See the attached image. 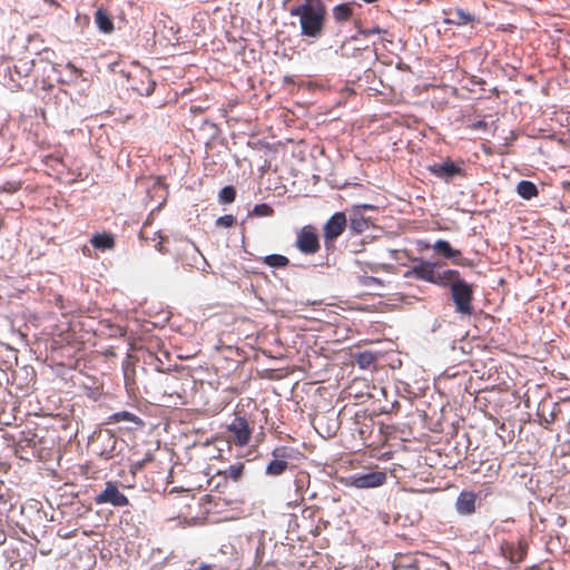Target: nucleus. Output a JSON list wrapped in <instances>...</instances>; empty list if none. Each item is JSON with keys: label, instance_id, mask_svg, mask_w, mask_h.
<instances>
[{"label": "nucleus", "instance_id": "f257e3e1", "mask_svg": "<svg viewBox=\"0 0 570 570\" xmlns=\"http://www.w3.org/2000/svg\"><path fill=\"white\" fill-rule=\"evenodd\" d=\"M289 14L299 18L302 36L317 39L323 35L326 8L321 0H305L292 7Z\"/></svg>", "mask_w": 570, "mask_h": 570}, {"label": "nucleus", "instance_id": "f03ea898", "mask_svg": "<svg viewBox=\"0 0 570 570\" xmlns=\"http://www.w3.org/2000/svg\"><path fill=\"white\" fill-rule=\"evenodd\" d=\"M456 275L445 279V287H450L451 299L454 304L455 312L462 316H471L473 308V285L460 277V272L451 269Z\"/></svg>", "mask_w": 570, "mask_h": 570}, {"label": "nucleus", "instance_id": "7ed1b4c3", "mask_svg": "<svg viewBox=\"0 0 570 570\" xmlns=\"http://www.w3.org/2000/svg\"><path fill=\"white\" fill-rule=\"evenodd\" d=\"M255 429V422L250 415L242 407H236L234 417L226 425L228 433L227 442L238 448H245L249 444Z\"/></svg>", "mask_w": 570, "mask_h": 570}, {"label": "nucleus", "instance_id": "20e7f679", "mask_svg": "<svg viewBox=\"0 0 570 570\" xmlns=\"http://www.w3.org/2000/svg\"><path fill=\"white\" fill-rule=\"evenodd\" d=\"M414 261H416L417 264L413 265L411 268L404 272V278H415L445 287L444 281L451 279L450 277L456 275L455 273L451 272V269L439 271L436 263L419 258H415Z\"/></svg>", "mask_w": 570, "mask_h": 570}, {"label": "nucleus", "instance_id": "39448f33", "mask_svg": "<svg viewBox=\"0 0 570 570\" xmlns=\"http://www.w3.org/2000/svg\"><path fill=\"white\" fill-rule=\"evenodd\" d=\"M346 226L347 218L343 212H337L327 219L323 226V238L326 249L334 247V243L344 233Z\"/></svg>", "mask_w": 570, "mask_h": 570}, {"label": "nucleus", "instance_id": "423d86ee", "mask_svg": "<svg viewBox=\"0 0 570 570\" xmlns=\"http://www.w3.org/2000/svg\"><path fill=\"white\" fill-rule=\"evenodd\" d=\"M94 501L98 505L110 504L115 508L129 504V499L119 490L116 481H107L104 490L94 498Z\"/></svg>", "mask_w": 570, "mask_h": 570}, {"label": "nucleus", "instance_id": "0eeeda50", "mask_svg": "<svg viewBox=\"0 0 570 570\" xmlns=\"http://www.w3.org/2000/svg\"><path fill=\"white\" fill-rule=\"evenodd\" d=\"M426 169L430 174L445 183L452 181L455 177L464 178L466 176L464 168L450 158L443 163L429 165Z\"/></svg>", "mask_w": 570, "mask_h": 570}, {"label": "nucleus", "instance_id": "6e6552de", "mask_svg": "<svg viewBox=\"0 0 570 570\" xmlns=\"http://www.w3.org/2000/svg\"><path fill=\"white\" fill-rule=\"evenodd\" d=\"M295 245L305 255L316 254L321 248L316 228L312 225L302 227L297 233Z\"/></svg>", "mask_w": 570, "mask_h": 570}, {"label": "nucleus", "instance_id": "1a4fd4ad", "mask_svg": "<svg viewBox=\"0 0 570 570\" xmlns=\"http://www.w3.org/2000/svg\"><path fill=\"white\" fill-rule=\"evenodd\" d=\"M501 553L511 564L518 566L527 557L528 544L522 539L518 541H505L501 544Z\"/></svg>", "mask_w": 570, "mask_h": 570}, {"label": "nucleus", "instance_id": "9d476101", "mask_svg": "<svg viewBox=\"0 0 570 570\" xmlns=\"http://www.w3.org/2000/svg\"><path fill=\"white\" fill-rule=\"evenodd\" d=\"M156 82L153 80L150 71L142 69L130 77V87L140 96H150L155 90Z\"/></svg>", "mask_w": 570, "mask_h": 570}, {"label": "nucleus", "instance_id": "9b49d317", "mask_svg": "<svg viewBox=\"0 0 570 570\" xmlns=\"http://www.w3.org/2000/svg\"><path fill=\"white\" fill-rule=\"evenodd\" d=\"M432 248L436 254L444 258L451 259V262L459 266H471V262L463 257L461 250L454 249L448 240L438 239Z\"/></svg>", "mask_w": 570, "mask_h": 570}, {"label": "nucleus", "instance_id": "f8f14e48", "mask_svg": "<svg viewBox=\"0 0 570 570\" xmlns=\"http://www.w3.org/2000/svg\"><path fill=\"white\" fill-rule=\"evenodd\" d=\"M386 474L382 471L368 472L364 474H354L351 478V484L357 489L376 488L384 484Z\"/></svg>", "mask_w": 570, "mask_h": 570}, {"label": "nucleus", "instance_id": "ddd939ff", "mask_svg": "<svg viewBox=\"0 0 570 570\" xmlns=\"http://www.w3.org/2000/svg\"><path fill=\"white\" fill-rule=\"evenodd\" d=\"M272 455L274 456V460L271 461L266 466V473L268 475L277 476L283 474L286 469L288 468L287 459L289 458V454L287 452V448L279 446L276 448Z\"/></svg>", "mask_w": 570, "mask_h": 570}, {"label": "nucleus", "instance_id": "4468645a", "mask_svg": "<svg viewBox=\"0 0 570 570\" xmlns=\"http://www.w3.org/2000/svg\"><path fill=\"white\" fill-rule=\"evenodd\" d=\"M476 494L473 491L463 490L455 501V510L460 515H471L476 510Z\"/></svg>", "mask_w": 570, "mask_h": 570}, {"label": "nucleus", "instance_id": "2eb2a0df", "mask_svg": "<svg viewBox=\"0 0 570 570\" xmlns=\"http://www.w3.org/2000/svg\"><path fill=\"white\" fill-rule=\"evenodd\" d=\"M446 16L445 23L449 24L466 26L475 21L474 14L466 12L461 8L449 9V11H446Z\"/></svg>", "mask_w": 570, "mask_h": 570}, {"label": "nucleus", "instance_id": "dca6fc26", "mask_svg": "<svg viewBox=\"0 0 570 570\" xmlns=\"http://www.w3.org/2000/svg\"><path fill=\"white\" fill-rule=\"evenodd\" d=\"M119 422L132 423L135 425L134 429H141L145 425V422L139 416L129 411L112 413L107 421L108 424H115Z\"/></svg>", "mask_w": 570, "mask_h": 570}, {"label": "nucleus", "instance_id": "f3484780", "mask_svg": "<svg viewBox=\"0 0 570 570\" xmlns=\"http://www.w3.org/2000/svg\"><path fill=\"white\" fill-rule=\"evenodd\" d=\"M554 415L564 428L570 426V396L553 404Z\"/></svg>", "mask_w": 570, "mask_h": 570}, {"label": "nucleus", "instance_id": "a211bd4d", "mask_svg": "<svg viewBox=\"0 0 570 570\" xmlns=\"http://www.w3.org/2000/svg\"><path fill=\"white\" fill-rule=\"evenodd\" d=\"M91 245L99 250H110L115 247V238L109 233L95 234L90 239Z\"/></svg>", "mask_w": 570, "mask_h": 570}, {"label": "nucleus", "instance_id": "6ab92c4d", "mask_svg": "<svg viewBox=\"0 0 570 570\" xmlns=\"http://www.w3.org/2000/svg\"><path fill=\"white\" fill-rule=\"evenodd\" d=\"M95 21L100 31L110 33L114 30V23L109 14L104 9H98L95 13Z\"/></svg>", "mask_w": 570, "mask_h": 570}, {"label": "nucleus", "instance_id": "aec40b11", "mask_svg": "<svg viewBox=\"0 0 570 570\" xmlns=\"http://www.w3.org/2000/svg\"><path fill=\"white\" fill-rule=\"evenodd\" d=\"M517 193L521 198L529 200L538 196V188L530 180H521L517 185Z\"/></svg>", "mask_w": 570, "mask_h": 570}, {"label": "nucleus", "instance_id": "412c9836", "mask_svg": "<svg viewBox=\"0 0 570 570\" xmlns=\"http://www.w3.org/2000/svg\"><path fill=\"white\" fill-rule=\"evenodd\" d=\"M350 227L353 232L360 234L368 228V220L357 210H353L350 217Z\"/></svg>", "mask_w": 570, "mask_h": 570}, {"label": "nucleus", "instance_id": "4be33fe9", "mask_svg": "<svg viewBox=\"0 0 570 570\" xmlns=\"http://www.w3.org/2000/svg\"><path fill=\"white\" fill-rule=\"evenodd\" d=\"M353 14V9L348 3L337 4L333 9V17L337 22L347 21Z\"/></svg>", "mask_w": 570, "mask_h": 570}, {"label": "nucleus", "instance_id": "5701e85b", "mask_svg": "<svg viewBox=\"0 0 570 570\" xmlns=\"http://www.w3.org/2000/svg\"><path fill=\"white\" fill-rule=\"evenodd\" d=\"M264 264H266L269 267H276V268H284L288 266L289 259L281 254H272L268 256H265L263 259Z\"/></svg>", "mask_w": 570, "mask_h": 570}, {"label": "nucleus", "instance_id": "b1692460", "mask_svg": "<svg viewBox=\"0 0 570 570\" xmlns=\"http://www.w3.org/2000/svg\"><path fill=\"white\" fill-rule=\"evenodd\" d=\"M245 464L238 462L236 464L229 465L226 470L222 472L225 479H230L233 481H238L244 473Z\"/></svg>", "mask_w": 570, "mask_h": 570}, {"label": "nucleus", "instance_id": "393cba45", "mask_svg": "<svg viewBox=\"0 0 570 570\" xmlns=\"http://www.w3.org/2000/svg\"><path fill=\"white\" fill-rule=\"evenodd\" d=\"M265 550H266L265 544L263 542H259L256 548V554H255V566L256 567L266 568V567L275 566L269 559L265 560V552H266Z\"/></svg>", "mask_w": 570, "mask_h": 570}, {"label": "nucleus", "instance_id": "a878e982", "mask_svg": "<svg viewBox=\"0 0 570 570\" xmlns=\"http://www.w3.org/2000/svg\"><path fill=\"white\" fill-rule=\"evenodd\" d=\"M356 362L362 368H368L376 362V356L372 352H361L355 355Z\"/></svg>", "mask_w": 570, "mask_h": 570}, {"label": "nucleus", "instance_id": "bb28decb", "mask_svg": "<svg viewBox=\"0 0 570 570\" xmlns=\"http://www.w3.org/2000/svg\"><path fill=\"white\" fill-rule=\"evenodd\" d=\"M249 215L256 216V217H268V216L274 215V209L268 204L263 203V204L255 205L253 210L249 213Z\"/></svg>", "mask_w": 570, "mask_h": 570}, {"label": "nucleus", "instance_id": "cd10ccee", "mask_svg": "<svg viewBox=\"0 0 570 570\" xmlns=\"http://www.w3.org/2000/svg\"><path fill=\"white\" fill-rule=\"evenodd\" d=\"M33 68V61L32 60H23L20 59L18 63L14 65V71L19 76L28 77Z\"/></svg>", "mask_w": 570, "mask_h": 570}, {"label": "nucleus", "instance_id": "c85d7f7f", "mask_svg": "<svg viewBox=\"0 0 570 570\" xmlns=\"http://www.w3.org/2000/svg\"><path fill=\"white\" fill-rule=\"evenodd\" d=\"M236 190L233 186H225L219 191V200L224 204H230L235 200Z\"/></svg>", "mask_w": 570, "mask_h": 570}, {"label": "nucleus", "instance_id": "c756f323", "mask_svg": "<svg viewBox=\"0 0 570 570\" xmlns=\"http://www.w3.org/2000/svg\"><path fill=\"white\" fill-rule=\"evenodd\" d=\"M153 461V455L150 453H147L144 459L136 461L131 464V472L136 473L138 471H141L147 463Z\"/></svg>", "mask_w": 570, "mask_h": 570}, {"label": "nucleus", "instance_id": "7c9ffc66", "mask_svg": "<svg viewBox=\"0 0 570 570\" xmlns=\"http://www.w3.org/2000/svg\"><path fill=\"white\" fill-rule=\"evenodd\" d=\"M236 224V218L233 215H224L217 218L216 226L218 227H232Z\"/></svg>", "mask_w": 570, "mask_h": 570}, {"label": "nucleus", "instance_id": "2f4dec72", "mask_svg": "<svg viewBox=\"0 0 570 570\" xmlns=\"http://www.w3.org/2000/svg\"><path fill=\"white\" fill-rule=\"evenodd\" d=\"M540 417H541V424L548 429L550 424L552 423H556V422H560V420L554 415V409L552 407V410L550 411L549 415L546 416L543 414H540Z\"/></svg>", "mask_w": 570, "mask_h": 570}, {"label": "nucleus", "instance_id": "473e14b6", "mask_svg": "<svg viewBox=\"0 0 570 570\" xmlns=\"http://www.w3.org/2000/svg\"><path fill=\"white\" fill-rule=\"evenodd\" d=\"M19 189H20V184L19 183L8 181V183H6L4 185H2L0 187V193L1 191H6V193H9V194H13V193H16Z\"/></svg>", "mask_w": 570, "mask_h": 570}, {"label": "nucleus", "instance_id": "72a5a7b5", "mask_svg": "<svg viewBox=\"0 0 570 570\" xmlns=\"http://www.w3.org/2000/svg\"><path fill=\"white\" fill-rule=\"evenodd\" d=\"M318 509L316 507H307L302 510V518L303 519H314V517L317 514Z\"/></svg>", "mask_w": 570, "mask_h": 570}, {"label": "nucleus", "instance_id": "f704fd0d", "mask_svg": "<svg viewBox=\"0 0 570 570\" xmlns=\"http://www.w3.org/2000/svg\"><path fill=\"white\" fill-rule=\"evenodd\" d=\"M382 32H386V31L381 29V28H379V27L372 28V29H362V30H360V33H362L365 37H368L371 35H375V33H382Z\"/></svg>", "mask_w": 570, "mask_h": 570}, {"label": "nucleus", "instance_id": "c9c22d12", "mask_svg": "<svg viewBox=\"0 0 570 570\" xmlns=\"http://www.w3.org/2000/svg\"><path fill=\"white\" fill-rule=\"evenodd\" d=\"M488 127V124L484 120H478L470 125V128L472 130H485Z\"/></svg>", "mask_w": 570, "mask_h": 570}, {"label": "nucleus", "instance_id": "e433bc0d", "mask_svg": "<svg viewBox=\"0 0 570 570\" xmlns=\"http://www.w3.org/2000/svg\"><path fill=\"white\" fill-rule=\"evenodd\" d=\"M66 68L69 69L76 77H80L82 75V70L76 67L72 62H68Z\"/></svg>", "mask_w": 570, "mask_h": 570}, {"label": "nucleus", "instance_id": "4c0bfd02", "mask_svg": "<svg viewBox=\"0 0 570 570\" xmlns=\"http://www.w3.org/2000/svg\"><path fill=\"white\" fill-rule=\"evenodd\" d=\"M58 535L62 539H70V538H73L76 537V530L73 531H67V532H63L62 530H59L58 531Z\"/></svg>", "mask_w": 570, "mask_h": 570}, {"label": "nucleus", "instance_id": "58836bf2", "mask_svg": "<svg viewBox=\"0 0 570 570\" xmlns=\"http://www.w3.org/2000/svg\"><path fill=\"white\" fill-rule=\"evenodd\" d=\"M155 235L159 238V242L155 245V247L157 248L158 252L165 253L166 250L163 248V240L165 238L163 236L158 235L157 233Z\"/></svg>", "mask_w": 570, "mask_h": 570}, {"label": "nucleus", "instance_id": "ea45409f", "mask_svg": "<svg viewBox=\"0 0 570 570\" xmlns=\"http://www.w3.org/2000/svg\"><path fill=\"white\" fill-rule=\"evenodd\" d=\"M360 209H374V206L363 204V205H357V206L353 207V210L360 212Z\"/></svg>", "mask_w": 570, "mask_h": 570}, {"label": "nucleus", "instance_id": "a19ab883", "mask_svg": "<svg viewBox=\"0 0 570 570\" xmlns=\"http://www.w3.org/2000/svg\"><path fill=\"white\" fill-rule=\"evenodd\" d=\"M308 532L313 535H318V528L311 525Z\"/></svg>", "mask_w": 570, "mask_h": 570}, {"label": "nucleus", "instance_id": "79ce46f5", "mask_svg": "<svg viewBox=\"0 0 570 570\" xmlns=\"http://www.w3.org/2000/svg\"><path fill=\"white\" fill-rule=\"evenodd\" d=\"M146 234H147V230H146V227L144 226L142 229L140 230L139 235H140L141 238L147 239L148 237L146 236Z\"/></svg>", "mask_w": 570, "mask_h": 570}, {"label": "nucleus", "instance_id": "37998d69", "mask_svg": "<svg viewBox=\"0 0 570 570\" xmlns=\"http://www.w3.org/2000/svg\"><path fill=\"white\" fill-rule=\"evenodd\" d=\"M363 1L366 3H373V2H376L377 0H363Z\"/></svg>", "mask_w": 570, "mask_h": 570}, {"label": "nucleus", "instance_id": "c03bdc74", "mask_svg": "<svg viewBox=\"0 0 570 570\" xmlns=\"http://www.w3.org/2000/svg\"><path fill=\"white\" fill-rule=\"evenodd\" d=\"M199 570H209L207 566H202Z\"/></svg>", "mask_w": 570, "mask_h": 570}, {"label": "nucleus", "instance_id": "a18cd8bd", "mask_svg": "<svg viewBox=\"0 0 570 570\" xmlns=\"http://www.w3.org/2000/svg\"><path fill=\"white\" fill-rule=\"evenodd\" d=\"M527 570H535V567H530Z\"/></svg>", "mask_w": 570, "mask_h": 570}]
</instances>
